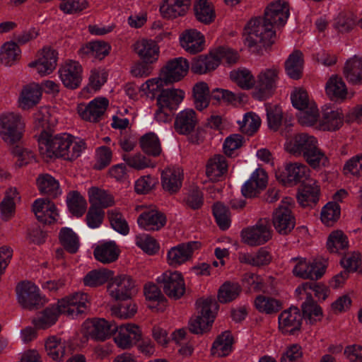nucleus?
I'll return each mask as SVG.
<instances>
[{
  "instance_id": "c9c22d12",
  "label": "nucleus",
  "mask_w": 362,
  "mask_h": 362,
  "mask_svg": "<svg viewBox=\"0 0 362 362\" xmlns=\"http://www.w3.org/2000/svg\"><path fill=\"white\" fill-rule=\"evenodd\" d=\"M197 122L195 111L190 108L185 109L177 114L175 128L178 133L187 134L194 129Z\"/></svg>"
},
{
  "instance_id": "1a4fd4ad",
  "label": "nucleus",
  "mask_w": 362,
  "mask_h": 362,
  "mask_svg": "<svg viewBox=\"0 0 362 362\" xmlns=\"http://www.w3.org/2000/svg\"><path fill=\"white\" fill-rule=\"evenodd\" d=\"M296 292L305 298L301 305L303 318L307 323L313 325L317 321V283L306 282L298 286Z\"/></svg>"
},
{
  "instance_id": "9b49d317",
  "label": "nucleus",
  "mask_w": 362,
  "mask_h": 362,
  "mask_svg": "<svg viewBox=\"0 0 362 362\" xmlns=\"http://www.w3.org/2000/svg\"><path fill=\"white\" fill-rule=\"evenodd\" d=\"M142 338L141 327L134 323L116 325L114 341L122 349H129L136 345Z\"/></svg>"
},
{
  "instance_id": "ea45409f",
  "label": "nucleus",
  "mask_w": 362,
  "mask_h": 362,
  "mask_svg": "<svg viewBox=\"0 0 362 362\" xmlns=\"http://www.w3.org/2000/svg\"><path fill=\"white\" fill-rule=\"evenodd\" d=\"M110 45L101 41H94L83 45L78 50L81 58H91L102 59L108 54Z\"/></svg>"
},
{
  "instance_id": "4d7b16f0",
  "label": "nucleus",
  "mask_w": 362,
  "mask_h": 362,
  "mask_svg": "<svg viewBox=\"0 0 362 362\" xmlns=\"http://www.w3.org/2000/svg\"><path fill=\"white\" fill-rule=\"evenodd\" d=\"M61 244L70 253L77 252L80 243L78 235L74 230L68 227L62 228L59 234Z\"/></svg>"
},
{
  "instance_id": "3c124183",
  "label": "nucleus",
  "mask_w": 362,
  "mask_h": 362,
  "mask_svg": "<svg viewBox=\"0 0 362 362\" xmlns=\"http://www.w3.org/2000/svg\"><path fill=\"white\" fill-rule=\"evenodd\" d=\"M194 15L198 21L208 25L216 18V13L212 4L208 0H197L194 6Z\"/></svg>"
},
{
  "instance_id": "423d86ee",
  "label": "nucleus",
  "mask_w": 362,
  "mask_h": 362,
  "mask_svg": "<svg viewBox=\"0 0 362 362\" xmlns=\"http://www.w3.org/2000/svg\"><path fill=\"white\" fill-rule=\"evenodd\" d=\"M24 129L22 116L16 112L6 111L0 115V138L7 144L19 141Z\"/></svg>"
},
{
  "instance_id": "49530a36",
  "label": "nucleus",
  "mask_w": 362,
  "mask_h": 362,
  "mask_svg": "<svg viewBox=\"0 0 362 362\" xmlns=\"http://www.w3.org/2000/svg\"><path fill=\"white\" fill-rule=\"evenodd\" d=\"M37 187L41 194L57 197L62 194L59 182L49 174H41L36 180Z\"/></svg>"
},
{
  "instance_id": "6e6d98bb",
  "label": "nucleus",
  "mask_w": 362,
  "mask_h": 362,
  "mask_svg": "<svg viewBox=\"0 0 362 362\" xmlns=\"http://www.w3.org/2000/svg\"><path fill=\"white\" fill-rule=\"evenodd\" d=\"M66 203L69 211L76 217L82 216L86 211V200L78 192L69 193L66 198Z\"/></svg>"
},
{
  "instance_id": "680f3d73",
  "label": "nucleus",
  "mask_w": 362,
  "mask_h": 362,
  "mask_svg": "<svg viewBox=\"0 0 362 362\" xmlns=\"http://www.w3.org/2000/svg\"><path fill=\"white\" fill-rule=\"evenodd\" d=\"M241 288L238 283L225 282L218 291V300L221 303H229L235 299L240 293Z\"/></svg>"
},
{
  "instance_id": "4c0bfd02",
  "label": "nucleus",
  "mask_w": 362,
  "mask_h": 362,
  "mask_svg": "<svg viewBox=\"0 0 362 362\" xmlns=\"http://www.w3.org/2000/svg\"><path fill=\"white\" fill-rule=\"evenodd\" d=\"M234 339L230 332H224L218 335L214 341L211 354L215 357L228 356L233 349Z\"/></svg>"
},
{
  "instance_id": "7c9ffc66",
  "label": "nucleus",
  "mask_w": 362,
  "mask_h": 362,
  "mask_svg": "<svg viewBox=\"0 0 362 362\" xmlns=\"http://www.w3.org/2000/svg\"><path fill=\"white\" fill-rule=\"evenodd\" d=\"M292 272L294 276L302 279H309L310 282H315L317 278V262L315 259L310 260L303 257L293 258Z\"/></svg>"
},
{
  "instance_id": "473e14b6",
  "label": "nucleus",
  "mask_w": 362,
  "mask_h": 362,
  "mask_svg": "<svg viewBox=\"0 0 362 362\" xmlns=\"http://www.w3.org/2000/svg\"><path fill=\"white\" fill-rule=\"evenodd\" d=\"M119 250L115 241H100L94 249V257L99 262L107 264L115 262L119 257Z\"/></svg>"
},
{
  "instance_id": "c85d7f7f",
  "label": "nucleus",
  "mask_w": 362,
  "mask_h": 362,
  "mask_svg": "<svg viewBox=\"0 0 362 362\" xmlns=\"http://www.w3.org/2000/svg\"><path fill=\"white\" fill-rule=\"evenodd\" d=\"M134 50L146 64H153L159 57L160 49L156 42L151 40H141L134 44Z\"/></svg>"
},
{
  "instance_id": "8fccbe9b",
  "label": "nucleus",
  "mask_w": 362,
  "mask_h": 362,
  "mask_svg": "<svg viewBox=\"0 0 362 362\" xmlns=\"http://www.w3.org/2000/svg\"><path fill=\"white\" fill-rule=\"evenodd\" d=\"M298 203L303 207H312L316 204L317 185L315 181H308L298 189L297 194Z\"/></svg>"
},
{
  "instance_id": "72a5a7b5",
  "label": "nucleus",
  "mask_w": 362,
  "mask_h": 362,
  "mask_svg": "<svg viewBox=\"0 0 362 362\" xmlns=\"http://www.w3.org/2000/svg\"><path fill=\"white\" fill-rule=\"evenodd\" d=\"M230 78L241 89L255 91V76L250 69L245 67L233 69L230 72Z\"/></svg>"
},
{
  "instance_id": "864d4df0",
  "label": "nucleus",
  "mask_w": 362,
  "mask_h": 362,
  "mask_svg": "<svg viewBox=\"0 0 362 362\" xmlns=\"http://www.w3.org/2000/svg\"><path fill=\"white\" fill-rule=\"evenodd\" d=\"M326 93L332 98L344 100L347 95V89L342 78L332 76L327 82Z\"/></svg>"
},
{
  "instance_id": "412c9836",
  "label": "nucleus",
  "mask_w": 362,
  "mask_h": 362,
  "mask_svg": "<svg viewBox=\"0 0 362 362\" xmlns=\"http://www.w3.org/2000/svg\"><path fill=\"white\" fill-rule=\"evenodd\" d=\"M180 47L190 54H196L206 48L204 35L195 28H189L182 32L179 36Z\"/></svg>"
},
{
  "instance_id": "79ce46f5",
  "label": "nucleus",
  "mask_w": 362,
  "mask_h": 362,
  "mask_svg": "<svg viewBox=\"0 0 362 362\" xmlns=\"http://www.w3.org/2000/svg\"><path fill=\"white\" fill-rule=\"evenodd\" d=\"M144 295L146 305L152 310H158L160 305H164L166 298L156 284L149 282L144 287Z\"/></svg>"
},
{
  "instance_id": "6e6552de",
  "label": "nucleus",
  "mask_w": 362,
  "mask_h": 362,
  "mask_svg": "<svg viewBox=\"0 0 362 362\" xmlns=\"http://www.w3.org/2000/svg\"><path fill=\"white\" fill-rule=\"evenodd\" d=\"M156 282L170 298L177 300L185 293V282L182 274L176 270L168 269L156 278Z\"/></svg>"
},
{
  "instance_id": "0eeeda50",
  "label": "nucleus",
  "mask_w": 362,
  "mask_h": 362,
  "mask_svg": "<svg viewBox=\"0 0 362 362\" xmlns=\"http://www.w3.org/2000/svg\"><path fill=\"white\" fill-rule=\"evenodd\" d=\"M279 72L276 66L262 69L255 76V89L251 92L252 98L259 101L269 98L279 83Z\"/></svg>"
},
{
  "instance_id": "2f4dec72",
  "label": "nucleus",
  "mask_w": 362,
  "mask_h": 362,
  "mask_svg": "<svg viewBox=\"0 0 362 362\" xmlns=\"http://www.w3.org/2000/svg\"><path fill=\"white\" fill-rule=\"evenodd\" d=\"M182 170L179 167H168L161 174V184L165 191L173 194L182 186Z\"/></svg>"
},
{
  "instance_id": "774afa93",
  "label": "nucleus",
  "mask_w": 362,
  "mask_h": 362,
  "mask_svg": "<svg viewBox=\"0 0 362 362\" xmlns=\"http://www.w3.org/2000/svg\"><path fill=\"white\" fill-rule=\"evenodd\" d=\"M135 244L144 252L153 255L159 250V244L148 234H139L135 237Z\"/></svg>"
},
{
  "instance_id": "a18cd8bd",
  "label": "nucleus",
  "mask_w": 362,
  "mask_h": 362,
  "mask_svg": "<svg viewBox=\"0 0 362 362\" xmlns=\"http://www.w3.org/2000/svg\"><path fill=\"white\" fill-rule=\"evenodd\" d=\"M218 66V59L215 58L213 50L207 55H201L194 58L192 62V72L204 74L214 70Z\"/></svg>"
},
{
  "instance_id": "a211bd4d",
  "label": "nucleus",
  "mask_w": 362,
  "mask_h": 362,
  "mask_svg": "<svg viewBox=\"0 0 362 362\" xmlns=\"http://www.w3.org/2000/svg\"><path fill=\"white\" fill-rule=\"evenodd\" d=\"M309 176V169L303 164H287L282 170L276 173V177L282 185L288 187L296 185Z\"/></svg>"
},
{
  "instance_id": "69168bd1",
  "label": "nucleus",
  "mask_w": 362,
  "mask_h": 362,
  "mask_svg": "<svg viewBox=\"0 0 362 362\" xmlns=\"http://www.w3.org/2000/svg\"><path fill=\"white\" fill-rule=\"evenodd\" d=\"M262 121L259 116L253 112H248L243 116V120L238 121L243 132L252 135L259 128Z\"/></svg>"
},
{
  "instance_id": "338daca9",
  "label": "nucleus",
  "mask_w": 362,
  "mask_h": 362,
  "mask_svg": "<svg viewBox=\"0 0 362 362\" xmlns=\"http://www.w3.org/2000/svg\"><path fill=\"white\" fill-rule=\"evenodd\" d=\"M341 209L336 202H328L322 209L320 219L327 226H332L340 216Z\"/></svg>"
},
{
  "instance_id": "a878e982",
  "label": "nucleus",
  "mask_w": 362,
  "mask_h": 362,
  "mask_svg": "<svg viewBox=\"0 0 362 362\" xmlns=\"http://www.w3.org/2000/svg\"><path fill=\"white\" fill-rule=\"evenodd\" d=\"M191 0H161L159 5L160 16L168 21L182 17L187 13Z\"/></svg>"
},
{
  "instance_id": "58836bf2",
  "label": "nucleus",
  "mask_w": 362,
  "mask_h": 362,
  "mask_svg": "<svg viewBox=\"0 0 362 362\" xmlns=\"http://www.w3.org/2000/svg\"><path fill=\"white\" fill-rule=\"evenodd\" d=\"M87 194L90 206L103 209L112 206L115 203L112 195L103 188L93 186L88 189Z\"/></svg>"
},
{
  "instance_id": "393cba45",
  "label": "nucleus",
  "mask_w": 362,
  "mask_h": 362,
  "mask_svg": "<svg viewBox=\"0 0 362 362\" xmlns=\"http://www.w3.org/2000/svg\"><path fill=\"white\" fill-rule=\"evenodd\" d=\"M42 98L41 87L33 82L22 86L19 91L17 105L23 110H28L36 106Z\"/></svg>"
},
{
  "instance_id": "f257e3e1",
  "label": "nucleus",
  "mask_w": 362,
  "mask_h": 362,
  "mask_svg": "<svg viewBox=\"0 0 362 362\" xmlns=\"http://www.w3.org/2000/svg\"><path fill=\"white\" fill-rule=\"evenodd\" d=\"M290 16L288 3L284 0H276L267 5L263 18L252 19L246 25L243 37L244 42L254 51L274 42L275 28L284 26Z\"/></svg>"
},
{
  "instance_id": "f704fd0d",
  "label": "nucleus",
  "mask_w": 362,
  "mask_h": 362,
  "mask_svg": "<svg viewBox=\"0 0 362 362\" xmlns=\"http://www.w3.org/2000/svg\"><path fill=\"white\" fill-rule=\"evenodd\" d=\"M228 170V162L223 155H215L209 159L206 175L211 181L219 180Z\"/></svg>"
},
{
  "instance_id": "2eb2a0df",
  "label": "nucleus",
  "mask_w": 362,
  "mask_h": 362,
  "mask_svg": "<svg viewBox=\"0 0 362 362\" xmlns=\"http://www.w3.org/2000/svg\"><path fill=\"white\" fill-rule=\"evenodd\" d=\"M200 247L201 243L198 241H190L172 247L166 254L168 264L171 267L177 268L185 264L191 260L194 251Z\"/></svg>"
},
{
  "instance_id": "aec40b11",
  "label": "nucleus",
  "mask_w": 362,
  "mask_h": 362,
  "mask_svg": "<svg viewBox=\"0 0 362 362\" xmlns=\"http://www.w3.org/2000/svg\"><path fill=\"white\" fill-rule=\"evenodd\" d=\"M116 324L113 321H107L104 318L88 320L83 324L85 334L96 340L104 341L115 332Z\"/></svg>"
},
{
  "instance_id": "f8f14e48",
  "label": "nucleus",
  "mask_w": 362,
  "mask_h": 362,
  "mask_svg": "<svg viewBox=\"0 0 362 362\" xmlns=\"http://www.w3.org/2000/svg\"><path fill=\"white\" fill-rule=\"evenodd\" d=\"M83 69L81 64L75 60L69 59L60 66L58 74L64 87L74 90L78 88L83 81Z\"/></svg>"
},
{
  "instance_id": "5fc2aeb1",
  "label": "nucleus",
  "mask_w": 362,
  "mask_h": 362,
  "mask_svg": "<svg viewBox=\"0 0 362 362\" xmlns=\"http://www.w3.org/2000/svg\"><path fill=\"white\" fill-rule=\"evenodd\" d=\"M265 110L268 127L273 131H277L284 120L281 107L277 104L267 103L265 104Z\"/></svg>"
},
{
  "instance_id": "052dcab7",
  "label": "nucleus",
  "mask_w": 362,
  "mask_h": 362,
  "mask_svg": "<svg viewBox=\"0 0 362 362\" xmlns=\"http://www.w3.org/2000/svg\"><path fill=\"white\" fill-rule=\"evenodd\" d=\"M327 246L331 252H341L348 249V238L341 230L333 231L328 237Z\"/></svg>"
},
{
  "instance_id": "5701e85b",
  "label": "nucleus",
  "mask_w": 362,
  "mask_h": 362,
  "mask_svg": "<svg viewBox=\"0 0 362 362\" xmlns=\"http://www.w3.org/2000/svg\"><path fill=\"white\" fill-rule=\"evenodd\" d=\"M189 65L188 61L183 57H177L168 61L160 71L168 84L181 81L187 76Z\"/></svg>"
},
{
  "instance_id": "c756f323",
  "label": "nucleus",
  "mask_w": 362,
  "mask_h": 362,
  "mask_svg": "<svg viewBox=\"0 0 362 362\" xmlns=\"http://www.w3.org/2000/svg\"><path fill=\"white\" fill-rule=\"evenodd\" d=\"M185 92L180 88H167L163 90L157 98V106L160 108H167L175 110L183 101Z\"/></svg>"
},
{
  "instance_id": "b1692460",
  "label": "nucleus",
  "mask_w": 362,
  "mask_h": 362,
  "mask_svg": "<svg viewBox=\"0 0 362 362\" xmlns=\"http://www.w3.org/2000/svg\"><path fill=\"white\" fill-rule=\"evenodd\" d=\"M57 53L54 49L45 47L42 49L38 58L31 62L28 66L33 68L40 76L49 75L53 72L57 66Z\"/></svg>"
},
{
  "instance_id": "4be33fe9",
  "label": "nucleus",
  "mask_w": 362,
  "mask_h": 362,
  "mask_svg": "<svg viewBox=\"0 0 362 362\" xmlns=\"http://www.w3.org/2000/svg\"><path fill=\"white\" fill-rule=\"evenodd\" d=\"M134 282L127 275H119L112 279L107 285L108 295L117 300H125L132 297Z\"/></svg>"
},
{
  "instance_id": "de8ad7c7",
  "label": "nucleus",
  "mask_w": 362,
  "mask_h": 362,
  "mask_svg": "<svg viewBox=\"0 0 362 362\" xmlns=\"http://www.w3.org/2000/svg\"><path fill=\"white\" fill-rule=\"evenodd\" d=\"M194 105L197 110H205L210 103V90L208 84L199 81L194 84L192 88Z\"/></svg>"
},
{
  "instance_id": "39448f33",
  "label": "nucleus",
  "mask_w": 362,
  "mask_h": 362,
  "mask_svg": "<svg viewBox=\"0 0 362 362\" xmlns=\"http://www.w3.org/2000/svg\"><path fill=\"white\" fill-rule=\"evenodd\" d=\"M286 150L296 156H302L313 168H317V139L307 133L296 134L285 143Z\"/></svg>"
},
{
  "instance_id": "e433bc0d",
  "label": "nucleus",
  "mask_w": 362,
  "mask_h": 362,
  "mask_svg": "<svg viewBox=\"0 0 362 362\" xmlns=\"http://www.w3.org/2000/svg\"><path fill=\"white\" fill-rule=\"evenodd\" d=\"M45 349L47 355L50 358L60 362L66 355L67 343L59 337L51 336L45 341Z\"/></svg>"
},
{
  "instance_id": "603ef678",
  "label": "nucleus",
  "mask_w": 362,
  "mask_h": 362,
  "mask_svg": "<svg viewBox=\"0 0 362 362\" xmlns=\"http://www.w3.org/2000/svg\"><path fill=\"white\" fill-rule=\"evenodd\" d=\"M303 69V54L300 51H294L285 62L286 73L291 78L298 79L302 75Z\"/></svg>"
},
{
  "instance_id": "bb28decb",
  "label": "nucleus",
  "mask_w": 362,
  "mask_h": 362,
  "mask_svg": "<svg viewBox=\"0 0 362 362\" xmlns=\"http://www.w3.org/2000/svg\"><path fill=\"white\" fill-rule=\"evenodd\" d=\"M33 211L38 221L52 223L59 219V211L54 202L47 199L40 198L33 204Z\"/></svg>"
},
{
  "instance_id": "0e129e2a",
  "label": "nucleus",
  "mask_w": 362,
  "mask_h": 362,
  "mask_svg": "<svg viewBox=\"0 0 362 362\" xmlns=\"http://www.w3.org/2000/svg\"><path fill=\"white\" fill-rule=\"evenodd\" d=\"M255 306L260 313L272 314L281 308V304L279 300L273 298L259 295L255 299Z\"/></svg>"
},
{
  "instance_id": "4468645a",
  "label": "nucleus",
  "mask_w": 362,
  "mask_h": 362,
  "mask_svg": "<svg viewBox=\"0 0 362 362\" xmlns=\"http://www.w3.org/2000/svg\"><path fill=\"white\" fill-rule=\"evenodd\" d=\"M241 238L245 243L250 246L265 243L272 238L269 221L261 219L255 225L243 229Z\"/></svg>"
},
{
  "instance_id": "f03ea898",
  "label": "nucleus",
  "mask_w": 362,
  "mask_h": 362,
  "mask_svg": "<svg viewBox=\"0 0 362 362\" xmlns=\"http://www.w3.org/2000/svg\"><path fill=\"white\" fill-rule=\"evenodd\" d=\"M88 304V296L86 293H73L44 309L33 320V324L38 329H47L56 323L61 314L75 317L86 311Z\"/></svg>"
},
{
  "instance_id": "20e7f679",
  "label": "nucleus",
  "mask_w": 362,
  "mask_h": 362,
  "mask_svg": "<svg viewBox=\"0 0 362 362\" xmlns=\"http://www.w3.org/2000/svg\"><path fill=\"white\" fill-rule=\"evenodd\" d=\"M197 315L189 321V330L196 334L210 329L215 320L218 304L212 297L201 298L197 301Z\"/></svg>"
},
{
  "instance_id": "dca6fc26",
  "label": "nucleus",
  "mask_w": 362,
  "mask_h": 362,
  "mask_svg": "<svg viewBox=\"0 0 362 362\" xmlns=\"http://www.w3.org/2000/svg\"><path fill=\"white\" fill-rule=\"evenodd\" d=\"M344 114L341 109L334 105L327 104L321 107L318 113V129L322 131H336L344 124Z\"/></svg>"
},
{
  "instance_id": "09e8293b",
  "label": "nucleus",
  "mask_w": 362,
  "mask_h": 362,
  "mask_svg": "<svg viewBox=\"0 0 362 362\" xmlns=\"http://www.w3.org/2000/svg\"><path fill=\"white\" fill-rule=\"evenodd\" d=\"M239 261L253 267H262L269 264L272 255L266 248H260L255 253L243 252L238 256Z\"/></svg>"
},
{
  "instance_id": "37998d69",
  "label": "nucleus",
  "mask_w": 362,
  "mask_h": 362,
  "mask_svg": "<svg viewBox=\"0 0 362 362\" xmlns=\"http://www.w3.org/2000/svg\"><path fill=\"white\" fill-rule=\"evenodd\" d=\"M344 75L349 83L353 85L362 83V57L354 56L345 63Z\"/></svg>"
},
{
  "instance_id": "f3484780",
  "label": "nucleus",
  "mask_w": 362,
  "mask_h": 362,
  "mask_svg": "<svg viewBox=\"0 0 362 362\" xmlns=\"http://www.w3.org/2000/svg\"><path fill=\"white\" fill-rule=\"evenodd\" d=\"M279 329L284 334L296 335L301 329L303 317L297 307L291 306L280 313Z\"/></svg>"
},
{
  "instance_id": "13d9d810",
  "label": "nucleus",
  "mask_w": 362,
  "mask_h": 362,
  "mask_svg": "<svg viewBox=\"0 0 362 362\" xmlns=\"http://www.w3.org/2000/svg\"><path fill=\"white\" fill-rule=\"evenodd\" d=\"M112 276L110 270L102 269L89 272L83 277V283L90 287H97L107 282Z\"/></svg>"
},
{
  "instance_id": "c03bdc74",
  "label": "nucleus",
  "mask_w": 362,
  "mask_h": 362,
  "mask_svg": "<svg viewBox=\"0 0 362 362\" xmlns=\"http://www.w3.org/2000/svg\"><path fill=\"white\" fill-rule=\"evenodd\" d=\"M21 197L15 187H11L6 191L4 199L0 203V214L4 220H8L15 214L16 205Z\"/></svg>"
},
{
  "instance_id": "ddd939ff",
  "label": "nucleus",
  "mask_w": 362,
  "mask_h": 362,
  "mask_svg": "<svg viewBox=\"0 0 362 362\" xmlns=\"http://www.w3.org/2000/svg\"><path fill=\"white\" fill-rule=\"evenodd\" d=\"M16 297L18 303L29 310L45 303V299L40 294L39 288L30 281H23L17 286Z\"/></svg>"
},
{
  "instance_id": "cd10ccee",
  "label": "nucleus",
  "mask_w": 362,
  "mask_h": 362,
  "mask_svg": "<svg viewBox=\"0 0 362 362\" xmlns=\"http://www.w3.org/2000/svg\"><path fill=\"white\" fill-rule=\"evenodd\" d=\"M139 226L145 230H158L166 223V217L156 209L141 213L137 219Z\"/></svg>"
},
{
  "instance_id": "e2e57ef3",
  "label": "nucleus",
  "mask_w": 362,
  "mask_h": 362,
  "mask_svg": "<svg viewBox=\"0 0 362 362\" xmlns=\"http://www.w3.org/2000/svg\"><path fill=\"white\" fill-rule=\"evenodd\" d=\"M140 145L143 151L151 156H158L161 152V146L158 136L153 132H149L141 136Z\"/></svg>"
},
{
  "instance_id": "9d476101",
  "label": "nucleus",
  "mask_w": 362,
  "mask_h": 362,
  "mask_svg": "<svg viewBox=\"0 0 362 362\" xmlns=\"http://www.w3.org/2000/svg\"><path fill=\"white\" fill-rule=\"evenodd\" d=\"M293 204L291 198L286 197L274 212L273 224L277 232L281 234H287L295 226V218L291 212Z\"/></svg>"
},
{
  "instance_id": "6ab92c4d",
  "label": "nucleus",
  "mask_w": 362,
  "mask_h": 362,
  "mask_svg": "<svg viewBox=\"0 0 362 362\" xmlns=\"http://www.w3.org/2000/svg\"><path fill=\"white\" fill-rule=\"evenodd\" d=\"M109 105V100L104 97H97L88 104L81 103L77 106L79 116L90 122L100 121L105 115Z\"/></svg>"
},
{
  "instance_id": "a19ab883",
  "label": "nucleus",
  "mask_w": 362,
  "mask_h": 362,
  "mask_svg": "<svg viewBox=\"0 0 362 362\" xmlns=\"http://www.w3.org/2000/svg\"><path fill=\"white\" fill-rule=\"evenodd\" d=\"M21 57V49L14 41H7L0 47V62L6 66H12Z\"/></svg>"
},
{
  "instance_id": "7ed1b4c3",
  "label": "nucleus",
  "mask_w": 362,
  "mask_h": 362,
  "mask_svg": "<svg viewBox=\"0 0 362 362\" xmlns=\"http://www.w3.org/2000/svg\"><path fill=\"white\" fill-rule=\"evenodd\" d=\"M38 146L43 158L60 157L67 160L78 158L86 148L81 139L66 133L54 136L44 133L38 139Z\"/></svg>"
},
{
  "instance_id": "bf43d9fd",
  "label": "nucleus",
  "mask_w": 362,
  "mask_h": 362,
  "mask_svg": "<svg viewBox=\"0 0 362 362\" xmlns=\"http://www.w3.org/2000/svg\"><path fill=\"white\" fill-rule=\"evenodd\" d=\"M296 119L299 124L305 127H314L317 123V104L311 105L298 110Z\"/></svg>"
}]
</instances>
